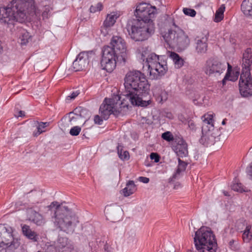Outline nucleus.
Returning a JSON list of instances; mask_svg holds the SVG:
<instances>
[{
    "label": "nucleus",
    "instance_id": "nucleus-46",
    "mask_svg": "<svg viewBox=\"0 0 252 252\" xmlns=\"http://www.w3.org/2000/svg\"><path fill=\"white\" fill-rule=\"evenodd\" d=\"M237 241L232 239L229 242V246L230 248L232 250H235L237 249V245H236Z\"/></svg>",
    "mask_w": 252,
    "mask_h": 252
},
{
    "label": "nucleus",
    "instance_id": "nucleus-61",
    "mask_svg": "<svg viewBox=\"0 0 252 252\" xmlns=\"http://www.w3.org/2000/svg\"><path fill=\"white\" fill-rule=\"evenodd\" d=\"M225 121H226V119H224V120L222 121V123H221L222 125H225V124H226Z\"/></svg>",
    "mask_w": 252,
    "mask_h": 252
},
{
    "label": "nucleus",
    "instance_id": "nucleus-60",
    "mask_svg": "<svg viewBox=\"0 0 252 252\" xmlns=\"http://www.w3.org/2000/svg\"><path fill=\"white\" fill-rule=\"evenodd\" d=\"M171 116H172V115H171V114L170 113H168V114H167V117H168V118H171Z\"/></svg>",
    "mask_w": 252,
    "mask_h": 252
},
{
    "label": "nucleus",
    "instance_id": "nucleus-63",
    "mask_svg": "<svg viewBox=\"0 0 252 252\" xmlns=\"http://www.w3.org/2000/svg\"><path fill=\"white\" fill-rule=\"evenodd\" d=\"M173 25H174V26H175V27L176 28H177V26H176L175 25V24H173Z\"/></svg>",
    "mask_w": 252,
    "mask_h": 252
},
{
    "label": "nucleus",
    "instance_id": "nucleus-55",
    "mask_svg": "<svg viewBox=\"0 0 252 252\" xmlns=\"http://www.w3.org/2000/svg\"><path fill=\"white\" fill-rule=\"evenodd\" d=\"M24 116H25V112L23 111H21V110L19 111L18 112V115H16V116L17 117H24Z\"/></svg>",
    "mask_w": 252,
    "mask_h": 252
},
{
    "label": "nucleus",
    "instance_id": "nucleus-59",
    "mask_svg": "<svg viewBox=\"0 0 252 252\" xmlns=\"http://www.w3.org/2000/svg\"><path fill=\"white\" fill-rule=\"evenodd\" d=\"M223 194L225 196H228L229 194L227 191H223Z\"/></svg>",
    "mask_w": 252,
    "mask_h": 252
},
{
    "label": "nucleus",
    "instance_id": "nucleus-31",
    "mask_svg": "<svg viewBox=\"0 0 252 252\" xmlns=\"http://www.w3.org/2000/svg\"><path fill=\"white\" fill-rule=\"evenodd\" d=\"M225 7L222 5L216 11L214 18V21L219 22L223 18V13Z\"/></svg>",
    "mask_w": 252,
    "mask_h": 252
},
{
    "label": "nucleus",
    "instance_id": "nucleus-36",
    "mask_svg": "<svg viewBox=\"0 0 252 252\" xmlns=\"http://www.w3.org/2000/svg\"><path fill=\"white\" fill-rule=\"evenodd\" d=\"M118 154L119 158L124 160H127L129 158V153L127 151H123L122 150H120L119 147H118Z\"/></svg>",
    "mask_w": 252,
    "mask_h": 252
},
{
    "label": "nucleus",
    "instance_id": "nucleus-42",
    "mask_svg": "<svg viewBox=\"0 0 252 252\" xmlns=\"http://www.w3.org/2000/svg\"><path fill=\"white\" fill-rule=\"evenodd\" d=\"M30 38V36L28 32H25L21 37V44H26L29 42V40Z\"/></svg>",
    "mask_w": 252,
    "mask_h": 252
},
{
    "label": "nucleus",
    "instance_id": "nucleus-4",
    "mask_svg": "<svg viewBox=\"0 0 252 252\" xmlns=\"http://www.w3.org/2000/svg\"><path fill=\"white\" fill-rule=\"evenodd\" d=\"M194 243L196 251L188 250L187 252H216L217 243L213 232L208 227L202 226L195 233Z\"/></svg>",
    "mask_w": 252,
    "mask_h": 252
},
{
    "label": "nucleus",
    "instance_id": "nucleus-26",
    "mask_svg": "<svg viewBox=\"0 0 252 252\" xmlns=\"http://www.w3.org/2000/svg\"><path fill=\"white\" fill-rule=\"evenodd\" d=\"M169 53L170 54L169 57L173 60L175 67L177 68H181L184 65V60L175 52H169Z\"/></svg>",
    "mask_w": 252,
    "mask_h": 252
},
{
    "label": "nucleus",
    "instance_id": "nucleus-20",
    "mask_svg": "<svg viewBox=\"0 0 252 252\" xmlns=\"http://www.w3.org/2000/svg\"><path fill=\"white\" fill-rule=\"evenodd\" d=\"M118 61L111 60L108 58L101 57L100 61L101 66L103 69L106 70L107 72H112L116 66Z\"/></svg>",
    "mask_w": 252,
    "mask_h": 252
},
{
    "label": "nucleus",
    "instance_id": "nucleus-15",
    "mask_svg": "<svg viewBox=\"0 0 252 252\" xmlns=\"http://www.w3.org/2000/svg\"><path fill=\"white\" fill-rule=\"evenodd\" d=\"M172 148L177 156L180 158L186 157L188 156V145L182 139H175Z\"/></svg>",
    "mask_w": 252,
    "mask_h": 252
},
{
    "label": "nucleus",
    "instance_id": "nucleus-48",
    "mask_svg": "<svg viewBox=\"0 0 252 252\" xmlns=\"http://www.w3.org/2000/svg\"><path fill=\"white\" fill-rule=\"evenodd\" d=\"M247 173L249 178L252 180V162L247 169Z\"/></svg>",
    "mask_w": 252,
    "mask_h": 252
},
{
    "label": "nucleus",
    "instance_id": "nucleus-17",
    "mask_svg": "<svg viewBox=\"0 0 252 252\" xmlns=\"http://www.w3.org/2000/svg\"><path fill=\"white\" fill-rule=\"evenodd\" d=\"M208 37L209 33L207 32L204 36L196 39L195 50L198 54H203L206 52L208 48Z\"/></svg>",
    "mask_w": 252,
    "mask_h": 252
},
{
    "label": "nucleus",
    "instance_id": "nucleus-32",
    "mask_svg": "<svg viewBox=\"0 0 252 252\" xmlns=\"http://www.w3.org/2000/svg\"><path fill=\"white\" fill-rule=\"evenodd\" d=\"M231 188L233 190L241 193L243 192H248L249 191L248 189L245 187L240 183H233L231 185Z\"/></svg>",
    "mask_w": 252,
    "mask_h": 252
},
{
    "label": "nucleus",
    "instance_id": "nucleus-62",
    "mask_svg": "<svg viewBox=\"0 0 252 252\" xmlns=\"http://www.w3.org/2000/svg\"><path fill=\"white\" fill-rule=\"evenodd\" d=\"M2 47L0 45V52H1V51L2 50Z\"/></svg>",
    "mask_w": 252,
    "mask_h": 252
},
{
    "label": "nucleus",
    "instance_id": "nucleus-47",
    "mask_svg": "<svg viewBox=\"0 0 252 252\" xmlns=\"http://www.w3.org/2000/svg\"><path fill=\"white\" fill-rule=\"evenodd\" d=\"M101 116L100 117L98 115H96L94 116V121L95 124H98V125H101L103 122V119L101 118Z\"/></svg>",
    "mask_w": 252,
    "mask_h": 252
},
{
    "label": "nucleus",
    "instance_id": "nucleus-30",
    "mask_svg": "<svg viewBox=\"0 0 252 252\" xmlns=\"http://www.w3.org/2000/svg\"><path fill=\"white\" fill-rule=\"evenodd\" d=\"M252 226L247 225L245 230L242 231V238L245 243H249L252 239Z\"/></svg>",
    "mask_w": 252,
    "mask_h": 252
},
{
    "label": "nucleus",
    "instance_id": "nucleus-45",
    "mask_svg": "<svg viewBox=\"0 0 252 252\" xmlns=\"http://www.w3.org/2000/svg\"><path fill=\"white\" fill-rule=\"evenodd\" d=\"M79 94V92L78 91L73 92L71 93V94L70 95H68L66 97V100H70L74 99Z\"/></svg>",
    "mask_w": 252,
    "mask_h": 252
},
{
    "label": "nucleus",
    "instance_id": "nucleus-16",
    "mask_svg": "<svg viewBox=\"0 0 252 252\" xmlns=\"http://www.w3.org/2000/svg\"><path fill=\"white\" fill-rule=\"evenodd\" d=\"M111 60H116L118 63L125 64L126 61L124 57H121L108 46H104L102 51V56Z\"/></svg>",
    "mask_w": 252,
    "mask_h": 252
},
{
    "label": "nucleus",
    "instance_id": "nucleus-14",
    "mask_svg": "<svg viewBox=\"0 0 252 252\" xmlns=\"http://www.w3.org/2000/svg\"><path fill=\"white\" fill-rule=\"evenodd\" d=\"M0 229H1V235H2V245L1 247H8L13 245L15 247L18 245V240H15L13 238V235L11 231H8L7 228L2 225H0Z\"/></svg>",
    "mask_w": 252,
    "mask_h": 252
},
{
    "label": "nucleus",
    "instance_id": "nucleus-41",
    "mask_svg": "<svg viewBox=\"0 0 252 252\" xmlns=\"http://www.w3.org/2000/svg\"><path fill=\"white\" fill-rule=\"evenodd\" d=\"M135 235L134 234H132L131 235H130L128 234H126V241L127 244L129 245L133 244V243L135 241Z\"/></svg>",
    "mask_w": 252,
    "mask_h": 252
},
{
    "label": "nucleus",
    "instance_id": "nucleus-21",
    "mask_svg": "<svg viewBox=\"0 0 252 252\" xmlns=\"http://www.w3.org/2000/svg\"><path fill=\"white\" fill-rule=\"evenodd\" d=\"M251 51V48H247L243 54L242 70L248 69V70L250 71V66L251 63H252V60H251L252 57Z\"/></svg>",
    "mask_w": 252,
    "mask_h": 252
},
{
    "label": "nucleus",
    "instance_id": "nucleus-40",
    "mask_svg": "<svg viewBox=\"0 0 252 252\" xmlns=\"http://www.w3.org/2000/svg\"><path fill=\"white\" fill-rule=\"evenodd\" d=\"M62 252H78V251L77 249L72 244L71 245H68V247L65 248V249L62 251Z\"/></svg>",
    "mask_w": 252,
    "mask_h": 252
},
{
    "label": "nucleus",
    "instance_id": "nucleus-52",
    "mask_svg": "<svg viewBox=\"0 0 252 252\" xmlns=\"http://www.w3.org/2000/svg\"><path fill=\"white\" fill-rule=\"evenodd\" d=\"M91 12L94 13L97 11L96 7L95 6L92 5L90 8Z\"/></svg>",
    "mask_w": 252,
    "mask_h": 252
},
{
    "label": "nucleus",
    "instance_id": "nucleus-6",
    "mask_svg": "<svg viewBox=\"0 0 252 252\" xmlns=\"http://www.w3.org/2000/svg\"><path fill=\"white\" fill-rule=\"evenodd\" d=\"M127 30L131 39L136 41H142L148 39L154 33V24L143 21L134 20Z\"/></svg>",
    "mask_w": 252,
    "mask_h": 252
},
{
    "label": "nucleus",
    "instance_id": "nucleus-51",
    "mask_svg": "<svg viewBox=\"0 0 252 252\" xmlns=\"http://www.w3.org/2000/svg\"><path fill=\"white\" fill-rule=\"evenodd\" d=\"M95 7H96L97 11H100L102 9L103 5L101 3L99 2L96 5Z\"/></svg>",
    "mask_w": 252,
    "mask_h": 252
},
{
    "label": "nucleus",
    "instance_id": "nucleus-49",
    "mask_svg": "<svg viewBox=\"0 0 252 252\" xmlns=\"http://www.w3.org/2000/svg\"><path fill=\"white\" fill-rule=\"evenodd\" d=\"M150 158L151 159H154L155 162H158V153H152L150 155Z\"/></svg>",
    "mask_w": 252,
    "mask_h": 252
},
{
    "label": "nucleus",
    "instance_id": "nucleus-56",
    "mask_svg": "<svg viewBox=\"0 0 252 252\" xmlns=\"http://www.w3.org/2000/svg\"><path fill=\"white\" fill-rule=\"evenodd\" d=\"M189 127L192 129H193L195 127V125L192 122H189Z\"/></svg>",
    "mask_w": 252,
    "mask_h": 252
},
{
    "label": "nucleus",
    "instance_id": "nucleus-23",
    "mask_svg": "<svg viewBox=\"0 0 252 252\" xmlns=\"http://www.w3.org/2000/svg\"><path fill=\"white\" fill-rule=\"evenodd\" d=\"M241 10L245 16L252 17V0H244L241 4Z\"/></svg>",
    "mask_w": 252,
    "mask_h": 252
},
{
    "label": "nucleus",
    "instance_id": "nucleus-44",
    "mask_svg": "<svg viewBox=\"0 0 252 252\" xmlns=\"http://www.w3.org/2000/svg\"><path fill=\"white\" fill-rule=\"evenodd\" d=\"M160 102H163L166 101L168 98V94L165 91H162L160 94Z\"/></svg>",
    "mask_w": 252,
    "mask_h": 252
},
{
    "label": "nucleus",
    "instance_id": "nucleus-34",
    "mask_svg": "<svg viewBox=\"0 0 252 252\" xmlns=\"http://www.w3.org/2000/svg\"><path fill=\"white\" fill-rule=\"evenodd\" d=\"M232 71V66L228 63H227V72H226V73L225 74V76L224 77L223 79H222V80L221 81L223 86L225 85L226 81L227 80L230 81V74L231 73Z\"/></svg>",
    "mask_w": 252,
    "mask_h": 252
},
{
    "label": "nucleus",
    "instance_id": "nucleus-64",
    "mask_svg": "<svg viewBox=\"0 0 252 252\" xmlns=\"http://www.w3.org/2000/svg\"><path fill=\"white\" fill-rule=\"evenodd\" d=\"M158 161H159V156H158Z\"/></svg>",
    "mask_w": 252,
    "mask_h": 252
},
{
    "label": "nucleus",
    "instance_id": "nucleus-53",
    "mask_svg": "<svg viewBox=\"0 0 252 252\" xmlns=\"http://www.w3.org/2000/svg\"><path fill=\"white\" fill-rule=\"evenodd\" d=\"M49 11V8H45V10L44 11V12L42 13V16L43 17H47L48 16V12Z\"/></svg>",
    "mask_w": 252,
    "mask_h": 252
},
{
    "label": "nucleus",
    "instance_id": "nucleus-37",
    "mask_svg": "<svg viewBox=\"0 0 252 252\" xmlns=\"http://www.w3.org/2000/svg\"><path fill=\"white\" fill-rule=\"evenodd\" d=\"M161 137L163 139L168 142H170L174 140L172 134L170 131H166L162 133Z\"/></svg>",
    "mask_w": 252,
    "mask_h": 252
},
{
    "label": "nucleus",
    "instance_id": "nucleus-7",
    "mask_svg": "<svg viewBox=\"0 0 252 252\" xmlns=\"http://www.w3.org/2000/svg\"><path fill=\"white\" fill-rule=\"evenodd\" d=\"M120 98L118 95L112 98H105L99 108V112L103 119L107 120L111 114L117 115L120 113V107H119Z\"/></svg>",
    "mask_w": 252,
    "mask_h": 252
},
{
    "label": "nucleus",
    "instance_id": "nucleus-5",
    "mask_svg": "<svg viewBox=\"0 0 252 252\" xmlns=\"http://www.w3.org/2000/svg\"><path fill=\"white\" fill-rule=\"evenodd\" d=\"M163 39L170 48H176L178 51H183L190 44L189 36L182 30L168 29L167 31H160Z\"/></svg>",
    "mask_w": 252,
    "mask_h": 252
},
{
    "label": "nucleus",
    "instance_id": "nucleus-8",
    "mask_svg": "<svg viewBox=\"0 0 252 252\" xmlns=\"http://www.w3.org/2000/svg\"><path fill=\"white\" fill-rule=\"evenodd\" d=\"M156 11V6L146 2L140 3L135 11V15L137 18L136 20L153 23V18L155 17Z\"/></svg>",
    "mask_w": 252,
    "mask_h": 252
},
{
    "label": "nucleus",
    "instance_id": "nucleus-58",
    "mask_svg": "<svg viewBox=\"0 0 252 252\" xmlns=\"http://www.w3.org/2000/svg\"><path fill=\"white\" fill-rule=\"evenodd\" d=\"M161 3V8L163 9V10H165V6L162 3V2H160Z\"/></svg>",
    "mask_w": 252,
    "mask_h": 252
},
{
    "label": "nucleus",
    "instance_id": "nucleus-22",
    "mask_svg": "<svg viewBox=\"0 0 252 252\" xmlns=\"http://www.w3.org/2000/svg\"><path fill=\"white\" fill-rule=\"evenodd\" d=\"M29 219L37 225H42L45 223L43 217L38 213L32 211L29 214Z\"/></svg>",
    "mask_w": 252,
    "mask_h": 252
},
{
    "label": "nucleus",
    "instance_id": "nucleus-28",
    "mask_svg": "<svg viewBox=\"0 0 252 252\" xmlns=\"http://www.w3.org/2000/svg\"><path fill=\"white\" fill-rule=\"evenodd\" d=\"M136 190V186L133 181H129L126 185V187L123 189L124 195L126 197L128 196L133 194Z\"/></svg>",
    "mask_w": 252,
    "mask_h": 252
},
{
    "label": "nucleus",
    "instance_id": "nucleus-13",
    "mask_svg": "<svg viewBox=\"0 0 252 252\" xmlns=\"http://www.w3.org/2000/svg\"><path fill=\"white\" fill-rule=\"evenodd\" d=\"M89 52H82L73 62L72 67L75 71L82 70L86 68L89 63Z\"/></svg>",
    "mask_w": 252,
    "mask_h": 252
},
{
    "label": "nucleus",
    "instance_id": "nucleus-35",
    "mask_svg": "<svg viewBox=\"0 0 252 252\" xmlns=\"http://www.w3.org/2000/svg\"><path fill=\"white\" fill-rule=\"evenodd\" d=\"M168 70L166 63H161L158 62V77L165 75Z\"/></svg>",
    "mask_w": 252,
    "mask_h": 252
},
{
    "label": "nucleus",
    "instance_id": "nucleus-10",
    "mask_svg": "<svg viewBox=\"0 0 252 252\" xmlns=\"http://www.w3.org/2000/svg\"><path fill=\"white\" fill-rule=\"evenodd\" d=\"M141 59L146 61L148 65L150 72V78H158V55L154 53H150L148 49H145L140 53Z\"/></svg>",
    "mask_w": 252,
    "mask_h": 252
},
{
    "label": "nucleus",
    "instance_id": "nucleus-19",
    "mask_svg": "<svg viewBox=\"0 0 252 252\" xmlns=\"http://www.w3.org/2000/svg\"><path fill=\"white\" fill-rule=\"evenodd\" d=\"M187 163L182 161L180 158H178V165L176 172L173 175L171 178H170L169 182L171 184L172 182H175L176 180L179 179L181 176L182 173L183 172L186 168Z\"/></svg>",
    "mask_w": 252,
    "mask_h": 252
},
{
    "label": "nucleus",
    "instance_id": "nucleus-9",
    "mask_svg": "<svg viewBox=\"0 0 252 252\" xmlns=\"http://www.w3.org/2000/svg\"><path fill=\"white\" fill-rule=\"evenodd\" d=\"M239 89L243 97H249L252 96V77L248 69L242 71L239 82Z\"/></svg>",
    "mask_w": 252,
    "mask_h": 252
},
{
    "label": "nucleus",
    "instance_id": "nucleus-18",
    "mask_svg": "<svg viewBox=\"0 0 252 252\" xmlns=\"http://www.w3.org/2000/svg\"><path fill=\"white\" fill-rule=\"evenodd\" d=\"M203 125L202 126V132L210 131L214 129L213 115L206 114L202 117Z\"/></svg>",
    "mask_w": 252,
    "mask_h": 252
},
{
    "label": "nucleus",
    "instance_id": "nucleus-43",
    "mask_svg": "<svg viewBox=\"0 0 252 252\" xmlns=\"http://www.w3.org/2000/svg\"><path fill=\"white\" fill-rule=\"evenodd\" d=\"M239 72L237 70L233 71L232 72V74H230V81L232 82L236 81L239 77Z\"/></svg>",
    "mask_w": 252,
    "mask_h": 252
},
{
    "label": "nucleus",
    "instance_id": "nucleus-1",
    "mask_svg": "<svg viewBox=\"0 0 252 252\" xmlns=\"http://www.w3.org/2000/svg\"><path fill=\"white\" fill-rule=\"evenodd\" d=\"M125 96L133 105L147 106L150 100L144 99L149 94L150 85L144 74L137 70L127 73L125 78Z\"/></svg>",
    "mask_w": 252,
    "mask_h": 252
},
{
    "label": "nucleus",
    "instance_id": "nucleus-11",
    "mask_svg": "<svg viewBox=\"0 0 252 252\" xmlns=\"http://www.w3.org/2000/svg\"><path fill=\"white\" fill-rule=\"evenodd\" d=\"M225 65L216 59L208 60L204 66L205 73L209 76L217 77L220 75L225 70Z\"/></svg>",
    "mask_w": 252,
    "mask_h": 252
},
{
    "label": "nucleus",
    "instance_id": "nucleus-33",
    "mask_svg": "<svg viewBox=\"0 0 252 252\" xmlns=\"http://www.w3.org/2000/svg\"><path fill=\"white\" fill-rule=\"evenodd\" d=\"M58 247L62 250L65 249V248L68 247V245H71L67 238L62 237L60 238L58 241Z\"/></svg>",
    "mask_w": 252,
    "mask_h": 252
},
{
    "label": "nucleus",
    "instance_id": "nucleus-3",
    "mask_svg": "<svg viewBox=\"0 0 252 252\" xmlns=\"http://www.w3.org/2000/svg\"><path fill=\"white\" fill-rule=\"evenodd\" d=\"M50 207L56 208L54 220L55 225L66 233L73 232L79 223L78 218L75 213L68 207L60 205L57 201L53 202Z\"/></svg>",
    "mask_w": 252,
    "mask_h": 252
},
{
    "label": "nucleus",
    "instance_id": "nucleus-54",
    "mask_svg": "<svg viewBox=\"0 0 252 252\" xmlns=\"http://www.w3.org/2000/svg\"><path fill=\"white\" fill-rule=\"evenodd\" d=\"M181 188V184L179 182H177L174 185L173 188L174 189H178Z\"/></svg>",
    "mask_w": 252,
    "mask_h": 252
},
{
    "label": "nucleus",
    "instance_id": "nucleus-25",
    "mask_svg": "<svg viewBox=\"0 0 252 252\" xmlns=\"http://www.w3.org/2000/svg\"><path fill=\"white\" fill-rule=\"evenodd\" d=\"M22 229L23 234L28 238L32 240L34 242L37 241V234L34 231L31 230L29 226L24 224L22 226Z\"/></svg>",
    "mask_w": 252,
    "mask_h": 252
},
{
    "label": "nucleus",
    "instance_id": "nucleus-39",
    "mask_svg": "<svg viewBox=\"0 0 252 252\" xmlns=\"http://www.w3.org/2000/svg\"><path fill=\"white\" fill-rule=\"evenodd\" d=\"M184 13L186 15L191 17H194L196 15V11L192 9L184 8L183 9Z\"/></svg>",
    "mask_w": 252,
    "mask_h": 252
},
{
    "label": "nucleus",
    "instance_id": "nucleus-29",
    "mask_svg": "<svg viewBox=\"0 0 252 252\" xmlns=\"http://www.w3.org/2000/svg\"><path fill=\"white\" fill-rule=\"evenodd\" d=\"M208 132H202L203 135L200 139V142L206 146L212 145L214 143V137Z\"/></svg>",
    "mask_w": 252,
    "mask_h": 252
},
{
    "label": "nucleus",
    "instance_id": "nucleus-50",
    "mask_svg": "<svg viewBox=\"0 0 252 252\" xmlns=\"http://www.w3.org/2000/svg\"><path fill=\"white\" fill-rule=\"evenodd\" d=\"M139 181L144 183H148L149 182V179L145 177H140Z\"/></svg>",
    "mask_w": 252,
    "mask_h": 252
},
{
    "label": "nucleus",
    "instance_id": "nucleus-2",
    "mask_svg": "<svg viewBox=\"0 0 252 252\" xmlns=\"http://www.w3.org/2000/svg\"><path fill=\"white\" fill-rule=\"evenodd\" d=\"M34 13L33 0H12L7 7H0V22L8 25L23 23Z\"/></svg>",
    "mask_w": 252,
    "mask_h": 252
},
{
    "label": "nucleus",
    "instance_id": "nucleus-27",
    "mask_svg": "<svg viewBox=\"0 0 252 252\" xmlns=\"http://www.w3.org/2000/svg\"><path fill=\"white\" fill-rule=\"evenodd\" d=\"M35 125L36 126V131L33 132L34 136H37L42 133L46 131V127L49 126V122H39L36 121L35 122Z\"/></svg>",
    "mask_w": 252,
    "mask_h": 252
},
{
    "label": "nucleus",
    "instance_id": "nucleus-38",
    "mask_svg": "<svg viewBox=\"0 0 252 252\" xmlns=\"http://www.w3.org/2000/svg\"><path fill=\"white\" fill-rule=\"evenodd\" d=\"M81 130V128L79 126H75L72 127L70 130L69 133L72 136H77L79 135Z\"/></svg>",
    "mask_w": 252,
    "mask_h": 252
},
{
    "label": "nucleus",
    "instance_id": "nucleus-57",
    "mask_svg": "<svg viewBox=\"0 0 252 252\" xmlns=\"http://www.w3.org/2000/svg\"><path fill=\"white\" fill-rule=\"evenodd\" d=\"M2 235H1V229H0V247H1V245H2Z\"/></svg>",
    "mask_w": 252,
    "mask_h": 252
},
{
    "label": "nucleus",
    "instance_id": "nucleus-12",
    "mask_svg": "<svg viewBox=\"0 0 252 252\" xmlns=\"http://www.w3.org/2000/svg\"><path fill=\"white\" fill-rule=\"evenodd\" d=\"M107 46L112 48L121 57L127 59L126 43L124 39L119 36H113L110 41L109 45Z\"/></svg>",
    "mask_w": 252,
    "mask_h": 252
},
{
    "label": "nucleus",
    "instance_id": "nucleus-24",
    "mask_svg": "<svg viewBox=\"0 0 252 252\" xmlns=\"http://www.w3.org/2000/svg\"><path fill=\"white\" fill-rule=\"evenodd\" d=\"M119 16L120 14L117 12H112L108 14L103 23L104 26L108 28L113 26Z\"/></svg>",
    "mask_w": 252,
    "mask_h": 252
}]
</instances>
